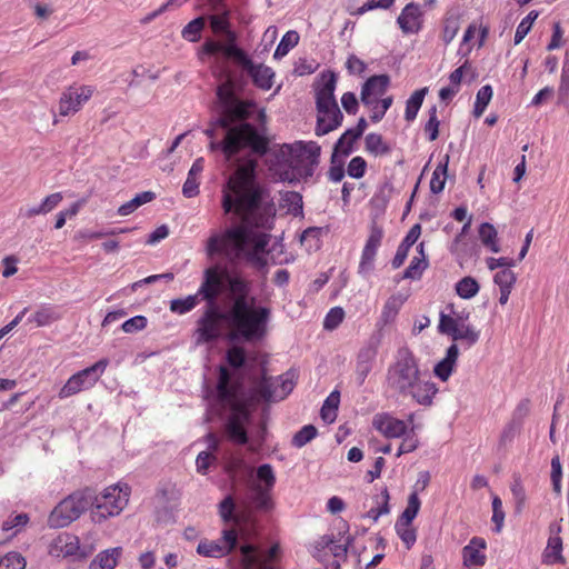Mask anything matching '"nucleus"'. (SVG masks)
<instances>
[{
	"mask_svg": "<svg viewBox=\"0 0 569 569\" xmlns=\"http://www.w3.org/2000/svg\"><path fill=\"white\" fill-rule=\"evenodd\" d=\"M256 160L240 164L222 188V209L233 212L240 223L213 233L207 241L209 257L223 256L231 261L243 259L257 268L267 266V246L270 236L259 228L269 229L274 206L263 194L256 180Z\"/></svg>",
	"mask_w": 569,
	"mask_h": 569,
	"instance_id": "obj_1",
	"label": "nucleus"
},
{
	"mask_svg": "<svg viewBox=\"0 0 569 569\" xmlns=\"http://www.w3.org/2000/svg\"><path fill=\"white\" fill-rule=\"evenodd\" d=\"M199 293L210 308L198 320L197 345L218 339L223 321L228 323L232 339L257 342L267 336L271 309L257 303L251 282L241 274L220 266L208 268Z\"/></svg>",
	"mask_w": 569,
	"mask_h": 569,
	"instance_id": "obj_2",
	"label": "nucleus"
},
{
	"mask_svg": "<svg viewBox=\"0 0 569 569\" xmlns=\"http://www.w3.org/2000/svg\"><path fill=\"white\" fill-rule=\"evenodd\" d=\"M220 116L206 134L212 139L211 150L220 149L228 160L241 150L263 156L269 149L264 110H258L253 101H243L234 94V83L227 76L217 89Z\"/></svg>",
	"mask_w": 569,
	"mask_h": 569,
	"instance_id": "obj_3",
	"label": "nucleus"
},
{
	"mask_svg": "<svg viewBox=\"0 0 569 569\" xmlns=\"http://www.w3.org/2000/svg\"><path fill=\"white\" fill-rule=\"evenodd\" d=\"M320 150V146L315 141L282 144L279 154L290 169L284 172L282 180L292 182L311 178L319 163Z\"/></svg>",
	"mask_w": 569,
	"mask_h": 569,
	"instance_id": "obj_4",
	"label": "nucleus"
},
{
	"mask_svg": "<svg viewBox=\"0 0 569 569\" xmlns=\"http://www.w3.org/2000/svg\"><path fill=\"white\" fill-rule=\"evenodd\" d=\"M230 373L227 368L220 367L218 393L221 401L231 407V413L226 423L228 438L238 445H244L248 441L246 426L249 421V411L244 403L236 399L234 393L229 388Z\"/></svg>",
	"mask_w": 569,
	"mask_h": 569,
	"instance_id": "obj_5",
	"label": "nucleus"
},
{
	"mask_svg": "<svg viewBox=\"0 0 569 569\" xmlns=\"http://www.w3.org/2000/svg\"><path fill=\"white\" fill-rule=\"evenodd\" d=\"M131 489L127 483L118 482L103 489L97 496L91 495V519L101 523L109 518L119 516L127 507Z\"/></svg>",
	"mask_w": 569,
	"mask_h": 569,
	"instance_id": "obj_6",
	"label": "nucleus"
},
{
	"mask_svg": "<svg viewBox=\"0 0 569 569\" xmlns=\"http://www.w3.org/2000/svg\"><path fill=\"white\" fill-rule=\"evenodd\" d=\"M421 373L415 355L408 348H400L395 362L388 368L387 387L400 396Z\"/></svg>",
	"mask_w": 569,
	"mask_h": 569,
	"instance_id": "obj_7",
	"label": "nucleus"
},
{
	"mask_svg": "<svg viewBox=\"0 0 569 569\" xmlns=\"http://www.w3.org/2000/svg\"><path fill=\"white\" fill-rule=\"evenodd\" d=\"M91 490L76 491L61 500L51 511L48 525L51 528H64L77 520L90 506Z\"/></svg>",
	"mask_w": 569,
	"mask_h": 569,
	"instance_id": "obj_8",
	"label": "nucleus"
},
{
	"mask_svg": "<svg viewBox=\"0 0 569 569\" xmlns=\"http://www.w3.org/2000/svg\"><path fill=\"white\" fill-rule=\"evenodd\" d=\"M438 329L441 333L450 336L455 341H462L468 347L476 345L480 338V330L468 322V315L440 313Z\"/></svg>",
	"mask_w": 569,
	"mask_h": 569,
	"instance_id": "obj_9",
	"label": "nucleus"
},
{
	"mask_svg": "<svg viewBox=\"0 0 569 569\" xmlns=\"http://www.w3.org/2000/svg\"><path fill=\"white\" fill-rule=\"evenodd\" d=\"M107 366L108 360L102 359L94 365L72 375L60 389L58 397L60 399H67L73 395L79 393L80 391L91 389L100 379Z\"/></svg>",
	"mask_w": 569,
	"mask_h": 569,
	"instance_id": "obj_10",
	"label": "nucleus"
},
{
	"mask_svg": "<svg viewBox=\"0 0 569 569\" xmlns=\"http://www.w3.org/2000/svg\"><path fill=\"white\" fill-rule=\"evenodd\" d=\"M276 483V476L270 465L264 463L257 469V479L250 485L252 501L259 510H270L272 501L270 492Z\"/></svg>",
	"mask_w": 569,
	"mask_h": 569,
	"instance_id": "obj_11",
	"label": "nucleus"
},
{
	"mask_svg": "<svg viewBox=\"0 0 569 569\" xmlns=\"http://www.w3.org/2000/svg\"><path fill=\"white\" fill-rule=\"evenodd\" d=\"M96 91L93 86L73 83L60 96L58 110L61 117L73 116L91 99Z\"/></svg>",
	"mask_w": 569,
	"mask_h": 569,
	"instance_id": "obj_12",
	"label": "nucleus"
},
{
	"mask_svg": "<svg viewBox=\"0 0 569 569\" xmlns=\"http://www.w3.org/2000/svg\"><path fill=\"white\" fill-rule=\"evenodd\" d=\"M238 543V531L234 527L224 528L218 540H201L197 552L203 557L221 558L229 555Z\"/></svg>",
	"mask_w": 569,
	"mask_h": 569,
	"instance_id": "obj_13",
	"label": "nucleus"
},
{
	"mask_svg": "<svg viewBox=\"0 0 569 569\" xmlns=\"http://www.w3.org/2000/svg\"><path fill=\"white\" fill-rule=\"evenodd\" d=\"M230 53L234 56V61L248 72L257 87L263 90H269L272 87L274 73L271 68L254 64L243 50H231Z\"/></svg>",
	"mask_w": 569,
	"mask_h": 569,
	"instance_id": "obj_14",
	"label": "nucleus"
},
{
	"mask_svg": "<svg viewBox=\"0 0 569 569\" xmlns=\"http://www.w3.org/2000/svg\"><path fill=\"white\" fill-rule=\"evenodd\" d=\"M279 547L272 546L267 555L261 553L253 545L240 546V561L243 569H274L270 561L277 557Z\"/></svg>",
	"mask_w": 569,
	"mask_h": 569,
	"instance_id": "obj_15",
	"label": "nucleus"
},
{
	"mask_svg": "<svg viewBox=\"0 0 569 569\" xmlns=\"http://www.w3.org/2000/svg\"><path fill=\"white\" fill-rule=\"evenodd\" d=\"M437 393L438 388L436 383L421 373L400 397L410 398L419 406L430 407Z\"/></svg>",
	"mask_w": 569,
	"mask_h": 569,
	"instance_id": "obj_16",
	"label": "nucleus"
},
{
	"mask_svg": "<svg viewBox=\"0 0 569 569\" xmlns=\"http://www.w3.org/2000/svg\"><path fill=\"white\" fill-rule=\"evenodd\" d=\"M383 238V230L378 226H372L369 237L362 249L358 272L367 277L373 270L377 251Z\"/></svg>",
	"mask_w": 569,
	"mask_h": 569,
	"instance_id": "obj_17",
	"label": "nucleus"
},
{
	"mask_svg": "<svg viewBox=\"0 0 569 569\" xmlns=\"http://www.w3.org/2000/svg\"><path fill=\"white\" fill-rule=\"evenodd\" d=\"M295 387V376L286 372L279 376L272 382H264L261 387V395L267 401H278L284 399Z\"/></svg>",
	"mask_w": 569,
	"mask_h": 569,
	"instance_id": "obj_18",
	"label": "nucleus"
},
{
	"mask_svg": "<svg viewBox=\"0 0 569 569\" xmlns=\"http://www.w3.org/2000/svg\"><path fill=\"white\" fill-rule=\"evenodd\" d=\"M397 23L405 34L418 33L423 23V11L420 4L408 3L397 18Z\"/></svg>",
	"mask_w": 569,
	"mask_h": 569,
	"instance_id": "obj_19",
	"label": "nucleus"
},
{
	"mask_svg": "<svg viewBox=\"0 0 569 569\" xmlns=\"http://www.w3.org/2000/svg\"><path fill=\"white\" fill-rule=\"evenodd\" d=\"M337 78L335 73H323L316 91L317 110L339 108L335 98Z\"/></svg>",
	"mask_w": 569,
	"mask_h": 569,
	"instance_id": "obj_20",
	"label": "nucleus"
},
{
	"mask_svg": "<svg viewBox=\"0 0 569 569\" xmlns=\"http://www.w3.org/2000/svg\"><path fill=\"white\" fill-rule=\"evenodd\" d=\"M373 428L387 438H400L408 431L406 421L397 419L388 413H379L373 417Z\"/></svg>",
	"mask_w": 569,
	"mask_h": 569,
	"instance_id": "obj_21",
	"label": "nucleus"
},
{
	"mask_svg": "<svg viewBox=\"0 0 569 569\" xmlns=\"http://www.w3.org/2000/svg\"><path fill=\"white\" fill-rule=\"evenodd\" d=\"M487 542L483 538L473 537L467 546L462 548L463 567H481L487 561L485 550Z\"/></svg>",
	"mask_w": 569,
	"mask_h": 569,
	"instance_id": "obj_22",
	"label": "nucleus"
},
{
	"mask_svg": "<svg viewBox=\"0 0 569 569\" xmlns=\"http://www.w3.org/2000/svg\"><path fill=\"white\" fill-rule=\"evenodd\" d=\"M389 86V77L386 74L373 76L369 78L361 90V101L363 104H372L385 96Z\"/></svg>",
	"mask_w": 569,
	"mask_h": 569,
	"instance_id": "obj_23",
	"label": "nucleus"
},
{
	"mask_svg": "<svg viewBox=\"0 0 569 569\" xmlns=\"http://www.w3.org/2000/svg\"><path fill=\"white\" fill-rule=\"evenodd\" d=\"M343 116L339 108L328 110H318V119L316 127L317 136H325L337 129L342 122Z\"/></svg>",
	"mask_w": 569,
	"mask_h": 569,
	"instance_id": "obj_24",
	"label": "nucleus"
},
{
	"mask_svg": "<svg viewBox=\"0 0 569 569\" xmlns=\"http://www.w3.org/2000/svg\"><path fill=\"white\" fill-rule=\"evenodd\" d=\"M406 300L407 296L400 292L390 296L383 305L378 325L387 326L393 322Z\"/></svg>",
	"mask_w": 569,
	"mask_h": 569,
	"instance_id": "obj_25",
	"label": "nucleus"
},
{
	"mask_svg": "<svg viewBox=\"0 0 569 569\" xmlns=\"http://www.w3.org/2000/svg\"><path fill=\"white\" fill-rule=\"evenodd\" d=\"M458 355L459 350L457 345H451L447 349L446 357L435 366V376L438 377L441 381H447L453 371Z\"/></svg>",
	"mask_w": 569,
	"mask_h": 569,
	"instance_id": "obj_26",
	"label": "nucleus"
},
{
	"mask_svg": "<svg viewBox=\"0 0 569 569\" xmlns=\"http://www.w3.org/2000/svg\"><path fill=\"white\" fill-rule=\"evenodd\" d=\"M121 553L120 547L102 550L91 560L89 569H114Z\"/></svg>",
	"mask_w": 569,
	"mask_h": 569,
	"instance_id": "obj_27",
	"label": "nucleus"
},
{
	"mask_svg": "<svg viewBox=\"0 0 569 569\" xmlns=\"http://www.w3.org/2000/svg\"><path fill=\"white\" fill-rule=\"evenodd\" d=\"M79 550V539L76 536L63 533L58 536L52 546L51 552L57 557H69L77 555Z\"/></svg>",
	"mask_w": 569,
	"mask_h": 569,
	"instance_id": "obj_28",
	"label": "nucleus"
},
{
	"mask_svg": "<svg viewBox=\"0 0 569 569\" xmlns=\"http://www.w3.org/2000/svg\"><path fill=\"white\" fill-rule=\"evenodd\" d=\"M418 256H415L412 260L410 261V264L405 270L403 278L405 279H412L417 280L420 279L422 276V272L428 267V261L426 259L425 254V244L423 242H420L417 247Z\"/></svg>",
	"mask_w": 569,
	"mask_h": 569,
	"instance_id": "obj_29",
	"label": "nucleus"
},
{
	"mask_svg": "<svg viewBox=\"0 0 569 569\" xmlns=\"http://www.w3.org/2000/svg\"><path fill=\"white\" fill-rule=\"evenodd\" d=\"M210 27L214 33H223L227 41H236V33L230 30L229 11L223 10L221 13H214L209 17Z\"/></svg>",
	"mask_w": 569,
	"mask_h": 569,
	"instance_id": "obj_30",
	"label": "nucleus"
},
{
	"mask_svg": "<svg viewBox=\"0 0 569 569\" xmlns=\"http://www.w3.org/2000/svg\"><path fill=\"white\" fill-rule=\"evenodd\" d=\"M375 351L371 349L362 350L358 355L357 367H356V377L359 385H362L372 369V363L375 361Z\"/></svg>",
	"mask_w": 569,
	"mask_h": 569,
	"instance_id": "obj_31",
	"label": "nucleus"
},
{
	"mask_svg": "<svg viewBox=\"0 0 569 569\" xmlns=\"http://www.w3.org/2000/svg\"><path fill=\"white\" fill-rule=\"evenodd\" d=\"M281 207L287 210V213L293 217L303 216V201L302 196L296 191H287L281 196Z\"/></svg>",
	"mask_w": 569,
	"mask_h": 569,
	"instance_id": "obj_32",
	"label": "nucleus"
},
{
	"mask_svg": "<svg viewBox=\"0 0 569 569\" xmlns=\"http://www.w3.org/2000/svg\"><path fill=\"white\" fill-rule=\"evenodd\" d=\"M478 232L480 241L485 247H487L490 251L495 253H498L500 251V247L498 243V232L491 223H481Z\"/></svg>",
	"mask_w": 569,
	"mask_h": 569,
	"instance_id": "obj_33",
	"label": "nucleus"
},
{
	"mask_svg": "<svg viewBox=\"0 0 569 569\" xmlns=\"http://www.w3.org/2000/svg\"><path fill=\"white\" fill-rule=\"evenodd\" d=\"M562 551V541L558 536H552L548 539L547 547L543 552V561L548 565L553 563H562L563 557L561 555Z\"/></svg>",
	"mask_w": 569,
	"mask_h": 569,
	"instance_id": "obj_34",
	"label": "nucleus"
},
{
	"mask_svg": "<svg viewBox=\"0 0 569 569\" xmlns=\"http://www.w3.org/2000/svg\"><path fill=\"white\" fill-rule=\"evenodd\" d=\"M449 163V156L446 154L443 160L438 163L436 167L431 180H430V190L433 193H440L446 184L447 180V170Z\"/></svg>",
	"mask_w": 569,
	"mask_h": 569,
	"instance_id": "obj_35",
	"label": "nucleus"
},
{
	"mask_svg": "<svg viewBox=\"0 0 569 569\" xmlns=\"http://www.w3.org/2000/svg\"><path fill=\"white\" fill-rule=\"evenodd\" d=\"M340 402L339 391H332L325 400L320 415L325 422L332 423L337 418V411Z\"/></svg>",
	"mask_w": 569,
	"mask_h": 569,
	"instance_id": "obj_36",
	"label": "nucleus"
},
{
	"mask_svg": "<svg viewBox=\"0 0 569 569\" xmlns=\"http://www.w3.org/2000/svg\"><path fill=\"white\" fill-rule=\"evenodd\" d=\"M428 88L416 90L406 102L405 118L407 121H413L422 106Z\"/></svg>",
	"mask_w": 569,
	"mask_h": 569,
	"instance_id": "obj_37",
	"label": "nucleus"
},
{
	"mask_svg": "<svg viewBox=\"0 0 569 569\" xmlns=\"http://www.w3.org/2000/svg\"><path fill=\"white\" fill-rule=\"evenodd\" d=\"M154 199V193L151 191H144L138 193L134 198L121 204L118 209V213L122 217L129 216L134 212L140 206L148 203Z\"/></svg>",
	"mask_w": 569,
	"mask_h": 569,
	"instance_id": "obj_38",
	"label": "nucleus"
},
{
	"mask_svg": "<svg viewBox=\"0 0 569 569\" xmlns=\"http://www.w3.org/2000/svg\"><path fill=\"white\" fill-rule=\"evenodd\" d=\"M231 50H241L237 47L236 41H227L226 43H221L213 40H208L202 46L201 54H216L218 52H222L227 58H231L234 60V56L229 53Z\"/></svg>",
	"mask_w": 569,
	"mask_h": 569,
	"instance_id": "obj_39",
	"label": "nucleus"
},
{
	"mask_svg": "<svg viewBox=\"0 0 569 569\" xmlns=\"http://www.w3.org/2000/svg\"><path fill=\"white\" fill-rule=\"evenodd\" d=\"M234 510L236 503L231 496H227L218 506V512L223 523L228 525L232 522V527L236 528V526L239 525L240 519L237 515H234Z\"/></svg>",
	"mask_w": 569,
	"mask_h": 569,
	"instance_id": "obj_40",
	"label": "nucleus"
},
{
	"mask_svg": "<svg viewBox=\"0 0 569 569\" xmlns=\"http://www.w3.org/2000/svg\"><path fill=\"white\" fill-rule=\"evenodd\" d=\"M479 283L472 277H465L456 283V292L462 299H471L479 292Z\"/></svg>",
	"mask_w": 569,
	"mask_h": 569,
	"instance_id": "obj_41",
	"label": "nucleus"
},
{
	"mask_svg": "<svg viewBox=\"0 0 569 569\" xmlns=\"http://www.w3.org/2000/svg\"><path fill=\"white\" fill-rule=\"evenodd\" d=\"M395 529L399 538L406 545L407 549H410L417 539L416 529L412 527L411 522L397 520Z\"/></svg>",
	"mask_w": 569,
	"mask_h": 569,
	"instance_id": "obj_42",
	"label": "nucleus"
},
{
	"mask_svg": "<svg viewBox=\"0 0 569 569\" xmlns=\"http://www.w3.org/2000/svg\"><path fill=\"white\" fill-rule=\"evenodd\" d=\"M493 90L491 86L486 84L481 87L476 96V102L473 107V114L475 117L479 118L483 114L487 106L492 99Z\"/></svg>",
	"mask_w": 569,
	"mask_h": 569,
	"instance_id": "obj_43",
	"label": "nucleus"
},
{
	"mask_svg": "<svg viewBox=\"0 0 569 569\" xmlns=\"http://www.w3.org/2000/svg\"><path fill=\"white\" fill-rule=\"evenodd\" d=\"M366 150L375 156L386 154L390 151L389 146L383 141L381 134L369 133L366 137Z\"/></svg>",
	"mask_w": 569,
	"mask_h": 569,
	"instance_id": "obj_44",
	"label": "nucleus"
},
{
	"mask_svg": "<svg viewBox=\"0 0 569 569\" xmlns=\"http://www.w3.org/2000/svg\"><path fill=\"white\" fill-rule=\"evenodd\" d=\"M299 34L296 31H288L277 46L273 57L280 59L298 44Z\"/></svg>",
	"mask_w": 569,
	"mask_h": 569,
	"instance_id": "obj_45",
	"label": "nucleus"
},
{
	"mask_svg": "<svg viewBox=\"0 0 569 569\" xmlns=\"http://www.w3.org/2000/svg\"><path fill=\"white\" fill-rule=\"evenodd\" d=\"M389 492L383 488L380 496L377 497V507L368 511V517L377 521L381 516L389 513Z\"/></svg>",
	"mask_w": 569,
	"mask_h": 569,
	"instance_id": "obj_46",
	"label": "nucleus"
},
{
	"mask_svg": "<svg viewBox=\"0 0 569 569\" xmlns=\"http://www.w3.org/2000/svg\"><path fill=\"white\" fill-rule=\"evenodd\" d=\"M204 18L198 17L190 21L183 29H182V37L183 39L196 42L200 39V33L204 27Z\"/></svg>",
	"mask_w": 569,
	"mask_h": 569,
	"instance_id": "obj_47",
	"label": "nucleus"
},
{
	"mask_svg": "<svg viewBox=\"0 0 569 569\" xmlns=\"http://www.w3.org/2000/svg\"><path fill=\"white\" fill-rule=\"evenodd\" d=\"M420 505H421V502H420L417 491L411 492L408 498L407 507L402 511V513L398 520H402L406 522H412V520L417 517V515L419 512Z\"/></svg>",
	"mask_w": 569,
	"mask_h": 569,
	"instance_id": "obj_48",
	"label": "nucleus"
},
{
	"mask_svg": "<svg viewBox=\"0 0 569 569\" xmlns=\"http://www.w3.org/2000/svg\"><path fill=\"white\" fill-rule=\"evenodd\" d=\"M538 18L537 11H530L518 24L515 33V44H519L531 30L535 20Z\"/></svg>",
	"mask_w": 569,
	"mask_h": 569,
	"instance_id": "obj_49",
	"label": "nucleus"
},
{
	"mask_svg": "<svg viewBox=\"0 0 569 569\" xmlns=\"http://www.w3.org/2000/svg\"><path fill=\"white\" fill-rule=\"evenodd\" d=\"M29 521L27 513L16 515L2 523V531L11 532L10 537L17 535Z\"/></svg>",
	"mask_w": 569,
	"mask_h": 569,
	"instance_id": "obj_50",
	"label": "nucleus"
},
{
	"mask_svg": "<svg viewBox=\"0 0 569 569\" xmlns=\"http://www.w3.org/2000/svg\"><path fill=\"white\" fill-rule=\"evenodd\" d=\"M26 565V559L16 551L8 552L0 558V569H24Z\"/></svg>",
	"mask_w": 569,
	"mask_h": 569,
	"instance_id": "obj_51",
	"label": "nucleus"
},
{
	"mask_svg": "<svg viewBox=\"0 0 569 569\" xmlns=\"http://www.w3.org/2000/svg\"><path fill=\"white\" fill-rule=\"evenodd\" d=\"M317 436V429L312 425L302 427L292 438V445L302 448Z\"/></svg>",
	"mask_w": 569,
	"mask_h": 569,
	"instance_id": "obj_52",
	"label": "nucleus"
},
{
	"mask_svg": "<svg viewBox=\"0 0 569 569\" xmlns=\"http://www.w3.org/2000/svg\"><path fill=\"white\" fill-rule=\"evenodd\" d=\"M358 138L359 137L351 129H348L337 141L335 151L345 156L349 154L352 151L353 142Z\"/></svg>",
	"mask_w": 569,
	"mask_h": 569,
	"instance_id": "obj_53",
	"label": "nucleus"
},
{
	"mask_svg": "<svg viewBox=\"0 0 569 569\" xmlns=\"http://www.w3.org/2000/svg\"><path fill=\"white\" fill-rule=\"evenodd\" d=\"M58 319L57 313L50 308H42L36 311L30 318V322H34L38 327L48 326Z\"/></svg>",
	"mask_w": 569,
	"mask_h": 569,
	"instance_id": "obj_54",
	"label": "nucleus"
},
{
	"mask_svg": "<svg viewBox=\"0 0 569 569\" xmlns=\"http://www.w3.org/2000/svg\"><path fill=\"white\" fill-rule=\"evenodd\" d=\"M197 296H188L183 299H174L170 302V310L172 312L183 315L192 310L197 306Z\"/></svg>",
	"mask_w": 569,
	"mask_h": 569,
	"instance_id": "obj_55",
	"label": "nucleus"
},
{
	"mask_svg": "<svg viewBox=\"0 0 569 569\" xmlns=\"http://www.w3.org/2000/svg\"><path fill=\"white\" fill-rule=\"evenodd\" d=\"M516 279H517L516 274L511 270V267L505 268V269L496 272V274L493 277L495 283L499 288H506V289L512 288L516 282Z\"/></svg>",
	"mask_w": 569,
	"mask_h": 569,
	"instance_id": "obj_56",
	"label": "nucleus"
},
{
	"mask_svg": "<svg viewBox=\"0 0 569 569\" xmlns=\"http://www.w3.org/2000/svg\"><path fill=\"white\" fill-rule=\"evenodd\" d=\"M402 437L403 439L399 446L397 457H400L403 453L415 451L419 445L418 438L413 432V428H411L409 432L407 431L406 435Z\"/></svg>",
	"mask_w": 569,
	"mask_h": 569,
	"instance_id": "obj_57",
	"label": "nucleus"
},
{
	"mask_svg": "<svg viewBox=\"0 0 569 569\" xmlns=\"http://www.w3.org/2000/svg\"><path fill=\"white\" fill-rule=\"evenodd\" d=\"M367 169V162L362 157H355L350 160L347 173L349 177L360 179L365 176Z\"/></svg>",
	"mask_w": 569,
	"mask_h": 569,
	"instance_id": "obj_58",
	"label": "nucleus"
},
{
	"mask_svg": "<svg viewBox=\"0 0 569 569\" xmlns=\"http://www.w3.org/2000/svg\"><path fill=\"white\" fill-rule=\"evenodd\" d=\"M343 318H345V311L342 308H340V307L331 308L325 318L323 327L327 330H333L342 322Z\"/></svg>",
	"mask_w": 569,
	"mask_h": 569,
	"instance_id": "obj_59",
	"label": "nucleus"
},
{
	"mask_svg": "<svg viewBox=\"0 0 569 569\" xmlns=\"http://www.w3.org/2000/svg\"><path fill=\"white\" fill-rule=\"evenodd\" d=\"M505 511L502 508V501L498 496L492 498V522L496 525V532H500L503 526Z\"/></svg>",
	"mask_w": 569,
	"mask_h": 569,
	"instance_id": "obj_60",
	"label": "nucleus"
},
{
	"mask_svg": "<svg viewBox=\"0 0 569 569\" xmlns=\"http://www.w3.org/2000/svg\"><path fill=\"white\" fill-rule=\"evenodd\" d=\"M439 120L437 118V108L430 110L429 120L425 124V132L428 134L429 141H435L439 136Z\"/></svg>",
	"mask_w": 569,
	"mask_h": 569,
	"instance_id": "obj_61",
	"label": "nucleus"
},
{
	"mask_svg": "<svg viewBox=\"0 0 569 569\" xmlns=\"http://www.w3.org/2000/svg\"><path fill=\"white\" fill-rule=\"evenodd\" d=\"M147 323L148 321L144 316H136L126 320L122 323L121 329L126 333H133L143 330L147 327Z\"/></svg>",
	"mask_w": 569,
	"mask_h": 569,
	"instance_id": "obj_62",
	"label": "nucleus"
},
{
	"mask_svg": "<svg viewBox=\"0 0 569 569\" xmlns=\"http://www.w3.org/2000/svg\"><path fill=\"white\" fill-rule=\"evenodd\" d=\"M459 29L460 23L457 18L447 19L442 30V40L445 41V43H450L456 38Z\"/></svg>",
	"mask_w": 569,
	"mask_h": 569,
	"instance_id": "obj_63",
	"label": "nucleus"
},
{
	"mask_svg": "<svg viewBox=\"0 0 569 569\" xmlns=\"http://www.w3.org/2000/svg\"><path fill=\"white\" fill-rule=\"evenodd\" d=\"M246 355L241 347H232L227 351L228 363L233 368H240L244 363Z\"/></svg>",
	"mask_w": 569,
	"mask_h": 569,
	"instance_id": "obj_64",
	"label": "nucleus"
}]
</instances>
